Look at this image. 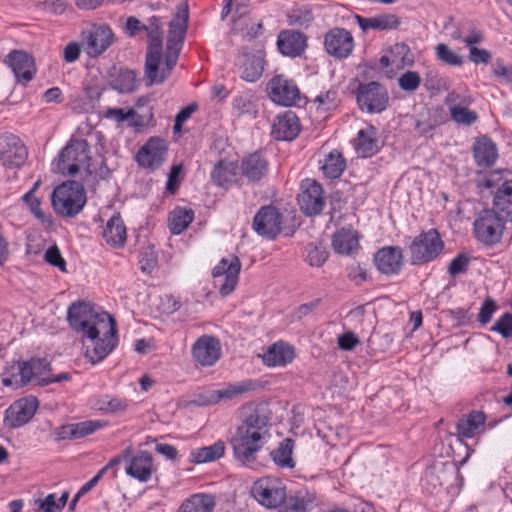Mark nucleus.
<instances>
[{
    "label": "nucleus",
    "mask_w": 512,
    "mask_h": 512,
    "mask_svg": "<svg viewBox=\"0 0 512 512\" xmlns=\"http://www.w3.org/2000/svg\"><path fill=\"white\" fill-rule=\"evenodd\" d=\"M67 320L80 333L86 344L85 356L96 364L106 358L117 344L116 321L112 315L97 309L90 302L77 301L68 308Z\"/></svg>",
    "instance_id": "obj_1"
},
{
    "label": "nucleus",
    "mask_w": 512,
    "mask_h": 512,
    "mask_svg": "<svg viewBox=\"0 0 512 512\" xmlns=\"http://www.w3.org/2000/svg\"><path fill=\"white\" fill-rule=\"evenodd\" d=\"M269 417L259 409L251 412L231 440L234 455L242 462H253L269 435Z\"/></svg>",
    "instance_id": "obj_2"
},
{
    "label": "nucleus",
    "mask_w": 512,
    "mask_h": 512,
    "mask_svg": "<svg viewBox=\"0 0 512 512\" xmlns=\"http://www.w3.org/2000/svg\"><path fill=\"white\" fill-rule=\"evenodd\" d=\"M89 153L90 145L87 140L71 138L59 154L58 171L64 176H73L84 169L89 175L106 178L109 173L107 167H101L100 171L94 170Z\"/></svg>",
    "instance_id": "obj_3"
},
{
    "label": "nucleus",
    "mask_w": 512,
    "mask_h": 512,
    "mask_svg": "<svg viewBox=\"0 0 512 512\" xmlns=\"http://www.w3.org/2000/svg\"><path fill=\"white\" fill-rule=\"evenodd\" d=\"M51 202L57 214L71 218L83 210L86 203V192L81 183L67 181L54 189Z\"/></svg>",
    "instance_id": "obj_4"
},
{
    "label": "nucleus",
    "mask_w": 512,
    "mask_h": 512,
    "mask_svg": "<svg viewBox=\"0 0 512 512\" xmlns=\"http://www.w3.org/2000/svg\"><path fill=\"white\" fill-rule=\"evenodd\" d=\"M507 221L510 220L504 218L494 209H483L474 220V236L485 246H494L500 242Z\"/></svg>",
    "instance_id": "obj_5"
},
{
    "label": "nucleus",
    "mask_w": 512,
    "mask_h": 512,
    "mask_svg": "<svg viewBox=\"0 0 512 512\" xmlns=\"http://www.w3.org/2000/svg\"><path fill=\"white\" fill-rule=\"evenodd\" d=\"M444 248L437 230L430 229L416 236L409 246L411 264L419 265L433 261Z\"/></svg>",
    "instance_id": "obj_6"
},
{
    "label": "nucleus",
    "mask_w": 512,
    "mask_h": 512,
    "mask_svg": "<svg viewBox=\"0 0 512 512\" xmlns=\"http://www.w3.org/2000/svg\"><path fill=\"white\" fill-rule=\"evenodd\" d=\"M356 101L361 111L381 113L388 106L389 94L379 82L360 83L356 90Z\"/></svg>",
    "instance_id": "obj_7"
},
{
    "label": "nucleus",
    "mask_w": 512,
    "mask_h": 512,
    "mask_svg": "<svg viewBox=\"0 0 512 512\" xmlns=\"http://www.w3.org/2000/svg\"><path fill=\"white\" fill-rule=\"evenodd\" d=\"M253 497L267 508H277L286 499V487L283 482L275 477H263L252 486Z\"/></svg>",
    "instance_id": "obj_8"
},
{
    "label": "nucleus",
    "mask_w": 512,
    "mask_h": 512,
    "mask_svg": "<svg viewBox=\"0 0 512 512\" xmlns=\"http://www.w3.org/2000/svg\"><path fill=\"white\" fill-rule=\"evenodd\" d=\"M241 262L237 256L222 258L213 268L212 276L215 279V286L218 287L222 296H227L234 291L238 284Z\"/></svg>",
    "instance_id": "obj_9"
},
{
    "label": "nucleus",
    "mask_w": 512,
    "mask_h": 512,
    "mask_svg": "<svg viewBox=\"0 0 512 512\" xmlns=\"http://www.w3.org/2000/svg\"><path fill=\"white\" fill-rule=\"evenodd\" d=\"M270 99L282 106H291L300 99V91L296 83L282 74L275 75L268 83Z\"/></svg>",
    "instance_id": "obj_10"
},
{
    "label": "nucleus",
    "mask_w": 512,
    "mask_h": 512,
    "mask_svg": "<svg viewBox=\"0 0 512 512\" xmlns=\"http://www.w3.org/2000/svg\"><path fill=\"white\" fill-rule=\"evenodd\" d=\"M28 152L23 141L13 135L0 137V163L7 168H19L27 160Z\"/></svg>",
    "instance_id": "obj_11"
},
{
    "label": "nucleus",
    "mask_w": 512,
    "mask_h": 512,
    "mask_svg": "<svg viewBox=\"0 0 512 512\" xmlns=\"http://www.w3.org/2000/svg\"><path fill=\"white\" fill-rule=\"evenodd\" d=\"M253 228L258 235L273 240L282 230V216L276 207L263 206L254 217Z\"/></svg>",
    "instance_id": "obj_12"
},
{
    "label": "nucleus",
    "mask_w": 512,
    "mask_h": 512,
    "mask_svg": "<svg viewBox=\"0 0 512 512\" xmlns=\"http://www.w3.org/2000/svg\"><path fill=\"white\" fill-rule=\"evenodd\" d=\"M324 47L326 52L334 58L345 59L354 49V38L348 30L335 27L325 34Z\"/></svg>",
    "instance_id": "obj_13"
},
{
    "label": "nucleus",
    "mask_w": 512,
    "mask_h": 512,
    "mask_svg": "<svg viewBox=\"0 0 512 512\" xmlns=\"http://www.w3.org/2000/svg\"><path fill=\"white\" fill-rule=\"evenodd\" d=\"M302 192L298 196L301 211L308 216L319 215L325 206L322 186L314 180H305L302 183Z\"/></svg>",
    "instance_id": "obj_14"
},
{
    "label": "nucleus",
    "mask_w": 512,
    "mask_h": 512,
    "mask_svg": "<svg viewBox=\"0 0 512 512\" xmlns=\"http://www.w3.org/2000/svg\"><path fill=\"white\" fill-rule=\"evenodd\" d=\"M192 356L201 366H212L220 359L221 343L215 336L202 335L192 345Z\"/></svg>",
    "instance_id": "obj_15"
},
{
    "label": "nucleus",
    "mask_w": 512,
    "mask_h": 512,
    "mask_svg": "<svg viewBox=\"0 0 512 512\" xmlns=\"http://www.w3.org/2000/svg\"><path fill=\"white\" fill-rule=\"evenodd\" d=\"M38 408V401L34 397L21 398L15 401L5 411V424L10 428H18L28 423Z\"/></svg>",
    "instance_id": "obj_16"
},
{
    "label": "nucleus",
    "mask_w": 512,
    "mask_h": 512,
    "mask_svg": "<svg viewBox=\"0 0 512 512\" xmlns=\"http://www.w3.org/2000/svg\"><path fill=\"white\" fill-rule=\"evenodd\" d=\"M166 153L165 141L161 138H151L139 149L136 160L139 166L155 170L164 162Z\"/></svg>",
    "instance_id": "obj_17"
},
{
    "label": "nucleus",
    "mask_w": 512,
    "mask_h": 512,
    "mask_svg": "<svg viewBox=\"0 0 512 512\" xmlns=\"http://www.w3.org/2000/svg\"><path fill=\"white\" fill-rule=\"evenodd\" d=\"M5 62L12 69L17 82L23 85L30 82L36 73L34 58L24 51H11Z\"/></svg>",
    "instance_id": "obj_18"
},
{
    "label": "nucleus",
    "mask_w": 512,
    "mask_h": 512,
    "mask_svg": "<svg viewBox=\"0 0 512 512\" xmlns=\"http://www.w3.org/2000/svg\"><path fill=\"white\" fill-rule=\"evenodd\" d=\"M126 474L139 482H148L155 471L153 457L148 451L131 454L125 468Z\"/></svg>",
    "instance_id": "obj_19"
},
{
    "label": "nucleus",
    "mask_w": 512,
    "mask_h": 512,
    "mask_svg": "<svg viewBox=\"0 0 512 512\" xmlns=\"http://www.w3.org/2000/svg\"><path fill=\"white\" fill-rule=\"evenodd\" d=\"M374 262L377 269L386 275H394L400 272L403 262L402 249L397 246H387L379 249Z\"/></svg>",
    "instance_id": "obj_20"
},
{
    "label": "nucleus",
    "mask_w": 512,
    "mask_h": 512,
    "mask_svg": "<svg viewBox=\"0 0 512 512\" xmlns=\"http://www.w3.org/2000/svg\"><path fill=\"white\" fill-rule=\"evenodd\" d=\"M486 419L487 416L482 411L473 410L463 415L456 425L457 437L463 441L484 433Z\"/></svg>",
    "instance_id": "obj_21"
},
{
    "label": "nucleus",
    "mask_w": 512,
    "mask_h": 512,
    "mask_svg": "<svg viewBox=\"0 0 512 512\" xmlns=\"http://www.w3.org/2000/svg\"><path fill=\"white\" fill-rule=\"evenodd\" d=\"M301 130L299 118L292 111L279 115L272 126V135L277 140L291 141Z\"/></svg>",
    "instance_id": "obj_22"
},
{
    "label": "nucleus",
    "mask_w": 512,
    "mask_h": 512,
    "mask_svg": "<svg viewBox=\"0 0 512 512\" xmlns=\"http://www.w3.org/2000/svg\"><path fill=\"white\" fill-rule=\"evenodd\" d=\"M113 36L107 25L94 27L86 37L87 53L91 57L99 56L112 44Z\"/></svg>",
    "instance_id": "obj_23"
},
{
    "label": "nucleus",
    "mask_w": 512,
    "mask_h": 512,
    "mask_svg": "<svg viewBox=\"0 0 512 512\" xmlns=\"http://www.w3.org/2000/svg\"><path fill=\"white\" fill-rule=\"evenodd\" d=\"M241 170L248 180L257 182L267 175L269 162L262 153L254 152L242 159Z\"/></svg>",
    "instance_id": "obj_24"
},
{
    "label": "nucleus",
    "mask_w": 512,
    "mask_h": 512,
    "mask_svg": "<svg viewBox=\"0 0 512 512\" xmlns=\"http://www.w3.org/2000/svg\"><path fill=\"white\" fill-rule=\"evenodd\" d=\"M161 57L162 48H147L144 79L148 87L161 84L167 79L163 69H159Z\"/></svg>",
    "instance_id": "obj_25"
},
{
    "label": "nucleus",
    "mask_w": 512,
    "mask_h": 512,
    "mask_svg": "<svg viewBox=\"0 0 512 512\" xmlns=\"http://www.w3.org/2000/svg\"><path fill=\"white\" fill-rule=\"evenodd\" d=\"M279 51L290 57L299 56L306 47V37L297 31H282L277 40Z\"/></svg>",
    "instance_id": "obj_26"
},
{
    "label": "nucleus",
    "mask_w": 512,
    "mask_h": 512,
    "mask_svg": "<svg viewBox=\"0 0 512 512\" xmlns=\"http://www.w3.org/2000/svg\"><path fill=\"white\" fill-rule=\"evenodd\" d=\"M354 147L356 152L365 158L376 154L380 149L377 129L372 125L361 129L358 132Z\"/></svg>",
    "instance_id": "obj_27"
},
{
    "label": "nucleus",
    "mask_w": 512,
    "mask_h": 512,
    "mask_svg": "<svg viewBox=\"0 0 512 512\" xmlns=\"http://www.w3.org/2000/svg\"><path fill=\"white\" fill-rule=\"evenodd\" d=\"M473 156L478 166L491 167L498 157L496 144L486 135L477 138Z\"/></svg>",
    "instance_id": "obj_28"
},
{
    "label": "nucleus",
    "mask_w": 512,
    "mask_h": 512,
    "mask_svg": "<svg viewBox=\"0 0 512 512\" xmlns=\"http://www.w3.org/2000/svg\"><path fill=\"white\" fill-rule=\"evenodd\" d=\"M295 352L292 346L283 341L272 344L263 354V362L271 367L285 366L292 362Z\"/></svg>",
    "instance_id": "obj_29"
},
{
    "label": "nucleus",
    "mask_w": 512,
    "mask_h": 512,
    "mask_svg": "<svg viewBox=\"0 0 512 512\" xmlns=\"http://www.w3.org/2000/svg\"><path fill=\"white\" fill-rule=\"evenodd\" d=\"M188 8L186 6L178 7L173 20L169 24V38L167 45L181 47L188 26Z\"/></svg>",
    "instance_id": "obj_30"
},
{
    "label": "nucleus",
    "mask_w": 512,
    "mask_h": 512,
    "mask_svg": "<svg viewBox=\"0 0 512 512\" xmlns=\"http://www.w3.org/2000/svg\"><path fill=\"white\" fill-rule=\"evenodd\" d=\"M8 372L11 377L3 378L2 383L4 386H24L31 381L34 375H36L31 361H17L10 367Z\"/></svg>",
    "instance_id": "obj_31"
},
{
    "label": "nucleus",
    "mask_w": 512,
    "mask_h": 512,
    "mask_svg": "<svg viewBox=\"0 0 512 512\" xmlns=\"http://www.w3.org/2000/svg\"><path fill=\"white\" fill-rule=\"evenodd\" d=\"M504 218L512 220V181H503L493 198V208Z\"/></svg>",
    "instance_id": "obj_32"
},
{
    "label": "nucleus",
    "mask_w": 512,
    "mask_h": 512,
    "mask_svg": "<svg viewBox=\"0 0 512 512\" xmlns=\"http://www.w3.org/2000/svg\"><path fill=\"white\" fill-rule=\"evenodd\" d=\"M332 246L338 254H351L359 246L357 232L346 228L337 230L333 235Z\"/></svg>",
    "instance_id": "obj_33"
},
{
    "label": "nucleus",
    "mask_w": 512,
    "mask_h": 512,
    "mask_svg": "<svg viewBox=\"0 0 512 512\" xmlns=\"http://www.w3.org/2000/svg\"><path fill=\"white\" fill-rule=\"evenodd\" d=\"M126 227L120 216L111 217L104 230L103 238L112 247H121L126 242Z\"/></svg>",
    "instance_id": "obj_34"
},
{
    "label": "nucleus",
    "mask_w": 512,
    "mask_h": 512,
    "mask_svg": "<svg viewBox=\"0 0 512 512\" xmlns=\"http://www.w3.org/2000/svg\"><path fill=\"white\" fill-rule=\"evenodd\" d=\"M265 60L261 55L245 54L240 65V77L247 82L257 81L263 73Z\"/></svg>",
    "instance_id": "obj_35"
},
{
    "label": "nucleus",
    "mask_w": 512,
    "mask_h": 512,
    "mask_svg": "<svg viewBox=\"0 0 512 512\" xmlns=\"http://www.w3.org/2000/svg\"><path fill=\"white\" fill-rule=\"evenodd\" d=\"M214 498L208 494H194L183 501L177 512H213Z\"/></svg>",
    "instance_id": "obj_36"
},
{
    "label": "nucleus",
    "mask_w": 512,
    "mask_h": 512,
    "mask_svg": "<svg viewBox=\"0 0 512 512\" xmlns=\"http://www.w3.org/2000/svg\"><path fill=\"white\" fill-rule=\"evenodd\" d=\"M253 389L254 383L251 381L230 384L222 389L213 391L209 402L218 403L221 400L233 399Z\"/></svg>",
    "instance_id": "obj_37"
},
{
    "label": "nucleus",
    "mask_w": 512,
    "mask_h": 512,
    "mask_svg": "<svg viewBox=\"0 0 512 512\" xmlns=\"http://www.w3.org/2000/svg\"><path fill=\"white\" fill-rule=\"evenodd\" d=\"M225 444L222 441H217L210 446H204L195 449L191 452V462L202 464L218 460L224 455Z\"/></svg>",
    "instance_id": "obj_38"
},
{
    "label": "nucleus",
    "mask_w": 512,
    "mask_h": 512,
    "mask_svg": "<svg viewBox=\"0 0 512 512\" xmlns=\"http://www.w3.org/2000/svg\"><path fill=\"white\" fill-rule=\"evenodd\" d=\"M194 219V211L186 208H175L169 217V229L172 234L179 235L188 228Z\"/></svg>",
    "instance_id": "obj_39"
},
{
    "label": "nucleus",
    "mask_w": 512,
    "mask_h": 512,
    "mask_svg": "<svg viewBox=\"0 0 512 512\" xmlns=\"http://www.w3.org/2000/svg\"><path fill=\"white\" fill-rule=\"evenodd\" d=\"M345 168L346 160L337 150H333L326 155L323 165L321 166L324 175L331 179L340 177Z\"/></svg>",
    "instance_id": "obj_40"
},
{
    "label": "nucleus",
    "mask_w": 512,
    "mask_h": 512,
    "mask_svg": "<svg viewBox=\"0 0 512 512\" xmlns=\"http://www.w3.org/2000/svg\"><path fill=\"white\" fill-rule=\"evenodd\" d=\"M294 448V441L290 438H285L280 442L279 446L271 452V457L274 463L282 468H293L295 466L292 458Z\"/></svg>",
    "instance_id": "obj_41"
},
{
    "label": "nucleus",
    "mask_w": 512,
    "mask_h": 512,
    "mask_svg": "<svg viewBox=\"0 0 512 512\" xmlns=\"http://www.w3.org/2000/svg\"><path fill=\"white\" fill-rule=\"evenodd\" d=\"M212 181L221 187L231 184L236 178V166L233 163L226 161H219L211 174Z\"/></svg>",
    "instance_id": "obj_42"
},
{
    "label": "nucleus",
    "mask_w": 512,
    "mask_h": 512,
    "mask_svg": "<svg viewBox=\"0 0 512 512\" xmlns=\"http://www.w3.org/2000/svg\"><path fill=\"white\" fill-rule=\"evenodd\" d=\"M93 406L102 412L118 413L126 411L128 403L120 398H110L106 395L97 398Z\"/></svg>",
    "instance_id": "obj_43"
},
{
    "label": "nucleus",
    "mask_w": 512,
    "mask_h": 512,
    "mask_svg": "<svg viewBox=\"0 0 512 512\" xmlns=\"http://www.w3.org/2000/svg\"><path fill=\"white\" fill-rule=\"evenodd\" d=\"M112 87L120 93H131L136 89V74L132 70L121 71L114 79Z\"/></svg>",
    "instance_id": "obj_44"
},
{
    "label": "nucleus",
    "mask_w": 512,
    "mask_h": 512,
    "mask_svg": "<svg viewBox=\"0 0 512 512\" xmlns=\"http://www.w3.org/2000/svg\"><path fill=\"white\" fill-rule=\"evenodd\" d=\"M145 32L149 38L148 48H162V32L160 19L152 16L145 25Z\"/></svg>",
    "instance_id": "obj_45"
},
{
    "label": "nucleus",
    "mask_w": 512,
    "mask_h": 512,
    "mask_svg": "<svg viewBox=\"0 0 512 512\" xmlns=\"http://www.w3.org/2000/svg\"><path fill=\"white\" fill-rule=\"evenodd\" d=\"M106 117L112 118L117 122L131 121L130 124L132 126H141L143 124V119L134 109H129L128 111H124L121 108H109L106 112Z\"/></svg>",
    "instance_id": "obj_46"
},
{
    "label": "nucleus",
    "mask_w": 512,
    "mask_h": 512,
    "mask_svg": "<svg viewBox=\"0 0 512 512\" xmlns=\"http://www.w3.org/2000/svg\"><path fill=\"white\" fill-rule=\"evenodd\" d=\"M466 106H453L449 111L454 122L459 125L470 126L477 121L478 114Z\"/></svg>",
    "instance_id": "obj_47"
},
{
    "label": "nucleus",
    "mask_w": 512,
    "mask_h": 512,
    "mask_svg": "<svg viewBox=\"0 0 512 512\" xmlns=\"http://www.w3.org/2000/svg\"><path fill=\"white\" fill-rule=\"evenodd\" d=\"M314 102L317 104V109H322L323 111L335 109L339 105L337 89L332 88L319 94Z\"/></svg>",
    "instance_id": "obj_48"
},
{
    "label": "nucleus",
    "mask_w": 512,
    "mask_h": 512,
    "mask_svg": "<svg viewBox=\"0 0 512 512\" xmlns=\"http://www.w3.org/2000/svg\"><path fill=\"white\" fill-rule=\"evenodd\" d=\"M105 424L106 423L101 420H87L79 422L73 424L74 434L72 433V435L75 436L76 439L83 438L103 428Z\"/></svg>",
    "instance_id": "obj_49"
},
{
    "label": "nucleus",
    "mask_w": 512,
    "mask_h": 512,
    "mask_svg": "<svg viewBox=\"0 0 512 512\" xmlns=\"http://www.w3.org/2000/svg\"><path fill=\"white\" fill-rule=\"evenodd\" d=\"M436 54L439 60L451 66H461L464 63L463 57L451 50L448 45L444 43L437 45Z\"/></svg>",
    "instance_id": "obj_50"
},
{
    "label": "nucleus",
    "mask_w": 512,
    "mask_h": 512,
    "mask_svg": "<svg viewBox=\"0 0 512 512\" xmlns=\"http://www.w3.org/2000/svg\"><path fill=\"white\" fill-rule=\"evenodd\" d=\"M307 262L310 266L321 267L328 258V252L323 246L314 244L307 245Z\"/></svg>",
    "instance_id": "obj_51"
},
{
    "label": "nucleus",
    "mask_w": 512,
    "mask_h": 512,
    "mask_svg": "<svg viewBox=\"0 0 512 512\" xmlns=\"http://www.w3.org/2000/svg\"><path fill=\"white\" fill-rule=\"evenodd\" d=\"M400 18L391 13H384L374 16V30H394L400 25Z\"/></svg>",
    "instance_id": "obj_52"
},
{
    "label": "nucleus",
    "mask_w": 512,
    "mask_h": 512,
    "mask_svg": "<svg viewBox=\"0 0 512 512\" xmlns=\"http://www.w3.org/2000/svg\"><path fill=\"white\" fill-rule=\"evenodd\" d=\"M421 84V77L416 71H406L398 78L399 87L406 92L416 91Z\"/></svg>",
    "instance_id": "obj_53"
},
{
    "label": "nucleus",
    "mask_w": 512,
    "mask_h": 512,
    "mask_svg": "<svg viewBox=\"0 0 512 512\" xmlns=\"http://www.w3.org/2000/svg\"><path fill=\"white\" fill-rule=\"evenodd\" d=\"M283 512H307L310 500L304 496L294 495L286 496Z\"/></svg>",
    "instance_id": "obj_54"
},
{
    "label": "nucleus",
    "mask_w": 512,
    "mask_h": 512,
    "mask_svg": "<svg viewBox=\"0 0 512 512\" xmlns=\"http://www.w3.org/2000/svg\"><path fill=\"white\" fill-rule=\"evenodd\" d=\"M491 331L499 333L503 338L512 337V313H504L492 326Z\"/></svg>",
    "instance_id": "obj_55"
},
{
    "label": "nucleus",
    "mask_w": 512,
    "mask_h": 512,
    "mask_svg": "<svg viewBox=\"0 0 512 512\" xmlns=\"http://www.w3.org/2000/svg\"><path fill=\"white\" fill-rule=\"evenodd\" d=\"M233 109L239 114H251L255 112V104L248 94L237 96L233 100Z\"/></svg>",
    "instance_id": "obj_56"
},
{
    "label": "nucleus",
    "mask_w": 512,
    "mask_h": 512,
    "mask_svg": "<svg viewBox=\"0 0 512 512\" xmlns=\"http://www.w3.org/2000/svg\"><path fill=\"white\" fill-rule=\"evenodd\" d=\"M44 260L51 266L57 267L60 271H66V261L62 257L60 250L56 245L46 250Z\"/></svg>",
    "instance_id": "obj_57"
},
{
    "label": "nucleus",
    "mask_w": 512,
    "mask_h": 512,
    "mask_svg": "<svg viewBox=\"0 0 512 512\" xmlns=\"http://www.w3.org/2000/svg\"><path fill=\"white\" fill-rule=\"evenodd\" d=\"M470 258L468 255L461 253L458 254L450 263L448 272L451 276H457L465 273L468 269Z\"/></svg>",
    "instance_id": "obj_58"
},
{
    "label": "nucleus",
    "mask_w": 512,
    "mask_h": 512,
    "mask_svg": "<svg viewBox=\"0 0 512 512\" xmlns=\"http://www.w3.org/2000/svg\"><path fill=\"white\" fill-rule=\"evenodd\" d=\"M496 309V302L490 297L486 298L480 308L478 321L483 325L487 324L491 320L492 315Z\"/></svg>",
    "instance_id": "obj_59"
},
{
    "label": "nucleus",
    "mask_w": 512,
    "mask_h": 512,
    "mask_svg": "<svg viewBox=\"0 0 512 512\" xmlns=\"http://www.w3.org/2000/svg\"><path fill=\"white\" fill-rule=\"evenodd\" d=\"M180 50L181 47L167 45V51L165 54V67L162 68L167 78L177 63Z\"/></svg>",
    "instance_id": "obj_60"
},
{
    "label": "nucleus",
    "mask_w": 512,
    "mask_h": 512,
    "mask_svg": "<svg viewBox=\"0 0 512 512\" xmlns=\"http://www.w3.org/2000/svg\"><path fill=\"white\" fill-rule=\"evenodd\" d=\"M503 172L500 170L491 171L488 175H484L482 180H478V187L491 189L501 185L503 182Z\"/></svg>",
    "instance_id": "obj_61"
},
{
    "label": "nucleus",
    "mask_w": 512,
    "mask_h": 512,
    "mask_svg": "<svg viewBox=\"0 0 512 512\" xmlns=\"http://www.w3.org/2000/svg\"><path fill=\"white\" fill-rule=\"evenodd\" d=\"M288 17L290 24L298 26H308L313 21V14L309 10H295Z\"/></svg>",
    "instance_id": "obj_62"
},
{
    "label": "nucleus",
    "mask_w": 512,
    "mask_h": 512,
    "mask_svg": "<svg viewBox=\"0 0 512 512\" xmlns=\"http://www.w3.org/2000/svg\"><path fill=\"white\" fill-rule=\"evenodd\" d=\"M445 102L450 109L453 106L470 105L472 103V97L469 94L461 95L459 92L453 90L446 96Z\"/></svg>",
    "instance_id": "obj_63"
},
{
    "label": "nucleus",
    "mask_w": 512,
    "mask_h": 512,
    "mask_svg": "<svg viewBox=\"0 0 512 512\" xmlns=\"http://www.w3.org/2000/svg\"><path fill=\"white\" fill-rule=\"evenodd\" d=\"M440 472H442V470L437 469L436 466L429 467L425 471L424 481L427 485L432 486V490L430 492H433L443 485L442 478L439 475Z\"/></svg>",
    "instance_id": "obj_64"
}]
</instances>
